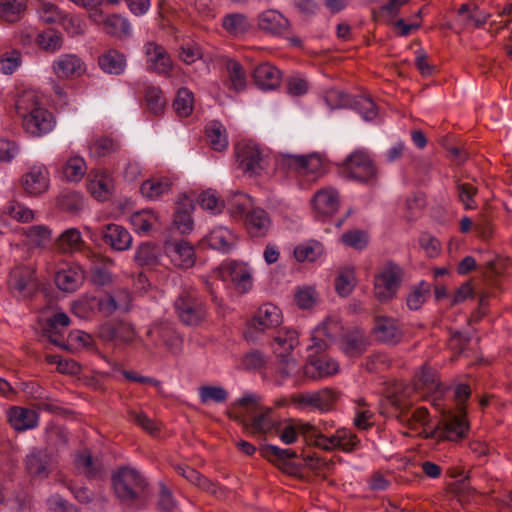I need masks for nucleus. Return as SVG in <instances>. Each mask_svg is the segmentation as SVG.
<instances>
[{"label": "nucleus", "mask_w": 512, "mask_h": 512, "mask_svg": "<svg viewBox=\"0 0 512 512\" xmlns=\"http://www.w3.org/2000/svg\"><path fill=\"white\" fill-rule=\"evenodd\" d=\"M134 259L140 266H153L158 262V248L152 243H142L136 250Z\"/></svg>", "instance_id": "09e8293b"}, {"label": "nucleus", "mask_w": 512, "mask_h": 512, "mask_svg": "<svg viewBox=\"0 0 512 512\" xmlns=\"http://www.w3.org/2000/svg\"><path fill=\"white\" fill-rule=\"evenodd\" d=\"M355 285V273L351 269L341 271L335 279L336 292L342 297H347L350 295Z\"/></svg>", "instance_id": "5fc2aeb1"}, {"label": "nucleus", "mask_w": 512, "mask_h": 512, "mask_svg": "<svg viewBox=\"0 0 512 512\" xmlns=\"http://www.w3.org/2000/svg\"><path fill=\"white\" fill-rule=\"evenodd\" d=\"M344 169L349 178L360 182H373L377 178V168L364 151H355L351 153L344 162Z\"/></svg>", "instance_id": "423d86ee"}, {"label": "nucleus", "mask_w": 512, "mask_h": 512, "mask_svg": "<svg viewBox=\"0 0 512 512\" xmlns=\"http://www.w3.org/2000/svg\"><path fill=\"white\" fill-rule=\"evenodd\" d=\"M29 242L37 247L45 246L51 239V231L46 226H31L25 232Z\"/></svg>", "instance_id": "052dcab7"}, {"label": "nucleus", "mask_w": 512, "mask_h": 512, "mask_svg": "<svg viewBox=\"0 0 512 512\" xmlns=\"http://www.w3.org/2000/svg\"><path fill=\"white\" fill-rule=\"evenodd\" d=\"M224 269L238 291L245 293L251 288L252 277L246 265L230 262L225 265Z\"/></svg>", "instance_id": "c756f323"}, {"label": "nucleus", "mask_w": 512, "mask_h": 512, "mask_svg": "<svg viewBox=\"0 0 512 512\" xmlns=\"http://www.w3.org/2000/svg\"><path fill=\"white\" fill-rule=\"evenodd\" d=\"M339 345L347 356L359 357L367 350L368 340L362 330L353 329L343 334Z\"/></svg>", "instance_id": "4be33fe9"}, {"label": "nucleus", "mask_w": 512, "mask_h": 512, "mask_svg": "<svg viewBox=\"0 0 512 512\" xmlns=\"http://www.w3.org/2000/svg\"><path fill=\"white\" fill-rule=\"evenodd\" d=\"M193 103V93L188 88L182 87L177 92L173 108L178 116L188 117L193 111Z\"/></svg>", "instance_id": "c03bdc74"}, {"label": "nucleus", "mask_w": 512, "mask_h": 512, "mask_svg": "<svg viewBox=\"0 0 512 512\" xmlns=\"http://www.w3.org/2000/svg\"><path fill=\"white\" fill-rule=\"evenodd\" d=\"M323 170V161L317 154L302 155L299 175L312 176L313 178L321 175Z\"/></svg>", "instance_id": "de8ad7c7"}, {"label": "nucleus", "mask_w": 512, "mask_h": 512, "mask_svg": "<svg viewBox=\"0 0 512 512\" xmlns=\"http://www.w3.org/2000/svg\"><path fill=\"white\" fill-rule=\"evenodd\" d=\"M17 113L23 118V127L33 136H41L50 132L54 126L52 114L40 107L36 97L31 93L19 96L15 103Z\"/></svg>", "instance_id": "7ed1b4c3"}, {"label": "nucleus", "mask_w": 512, "mask_h": 512, "mask_svg": "<svg viewBox=\"0 0 512 512\" xmlns=\"http://www.w3.org/2000/svg\"><path fill=\"white\" fill-rule=\"evenodd\" d=\"M85 280V272L78 265H70L55 274L56 286L64 292H75Z\"/></svg>", "instance_id": "f3484780"}, {"label": "nucleus", "mask_w": 512, "mask_h": 512, "mask_svg": "<svg viewBox=\"0 0 512 512\" xmlns=\"http://www.w3.org/2000/svg\"><path fill=\"white\" fill-rule=\"evenodd\" d=\"M147 340L155 347H164L172 353H178L182 339L173 326L168 323L152 325L146 333Z\"/></svg>", "instance_id": "0eeeda50"}, {"label": "nucleus", "mask_w": 512, "mask_h": 512, "mask_svg": "<svg viewBox=\"0 0 512 512\" xmlns=\"http://www.w3.org/2000/svg\"><path fill=\"white\" fill-rule=\"evenodd\" d=\"M403 270L393 262L386 263L374 277V296L387 302L396 296L402 282Z\"/></svg>", "instance_id": "39448f33"}, {"label": "nucleus", "mask_w": 512, "mask_h": 512, "mask_svg": "<svg viewBox=\"0 0 512 512\" xmlns=\"http://www.w3.org/2000/svg\"><path fill=\"white\" fill-rule=\"evenodd\" d=\"M62 26L64 30L71 36L83 35L86 31L85 21L73 15H68L62 18Z\"/></svg>", "instance_id": "338daca9"}, {"label": "nucleus", "mask_w": 512, "mask_h": 512, "mask_svg": "<svg viewBox=\"0 0 512 512\" xmlns=\"http://www.w3.org/2000/svg\"><path fill=\"white\" fill-rule=\"evenodd\" d=\"M98 337L104 342L128 344L134 341L136 331L129 322L112 320L105 322L99 327Z\"/></svg>", "instance_id": "6e6552de"}, {"label": "nucleus", "mask_w": 512, "mask_h": 512, "mask_svg": "<svg viewBox=\"0 0 512 512\" xmlns=\"http://www.w3.org/2000/svg\"><path fill=\"white\" fill-rule=\"evenodd\" d=\"M430 293V284L421 281L415 286L407 297V305L412 310L419 309L424 303L426 296Z\"/></svg>", "instance_id": "bf43d9fd"}, {"label": "nucleus", "mask_w": 512, "mask_h": 512, "mask_svg": "<svg viewBox=\"0 0 512 512\" xmlns=\"http://www.w3.org/2000/svg\"><path fill=\"white\" fill-rule=\"evenodd\" d=\"M7 420L14 430L23 432L38 426L39 414L33 409L12 406L7 411Z\"/></svg>", "instance_id": "4468645a"}, {"label": "nucleus", "mask_w": 512, "mask_h": 512, "mask_svg": "<svg viewBox=\"0 0 512 512\" xmlns=\"http://www.w3.org/2000/svg\"><path fill=\"white\" fill-rule=\"evenodd\" d=\"M226 69L232 88L236 91L243 90L246 84V74L243 66L238 61L229 59L226 62Z\"/></svg>", "instance_id": "8fccbe9b"}, {"label": "nucleus", "mask_w": 512, "mask_h": 512, "mask_svg": "<svg viewBox=\"0 0 512 512\" xmlns=\"http://www.w3.org/2000/svg\"><path fill=\"white\" fill-rule=\"evenodd\" d=\"M414 388L423 394H437L433 399V405L439 406L443 390L437 371L429 366L423 365L420 374L416 376Z\"/></svg>", "instance_id": "9b49d317"}, {"label": "nucleus", "mask_w": 512, "mask_h": 512, "mask_svg": "<svg viewBox=\"0 0 512 512\" xmlns=\"http://www.w3.org/2000/svg\"><path fill=\"white\" fill-rule=\"evenodd\" d=\"M301 435L306 443L324 450H333L338 448V439L336 433L330 437L323 435L316 427L306 423L300 427Z\"/></svg>", "instance_id": "cd10ccee"}, {"label": "nucleus", "mask_w": 512, "mask_h": 512, "mask_svg": "<svg viewBox=\"0 0 512 512\" xmlns=\"http://www.w3.org/2000/svg\"><path fill=\"white\" fill-rule=\"evenodd\" d=\"M455 188L458 199L464 205L465 209H475L477 207L475 196L478 193V189L475 186L470 183H461L457 180Z\"/></svg>", "instance_id": "6e6d98bb"}, {"label": "nucleus", "mask_w": 512, "mask_h": 512, "mask_svg": "<svg viewBox=\"0 0 512 512\" xmlns=\"http://www.w3.org/2000/svg\"><path fill=\"white\" fill-rule=\"evenodd\" d=\"M260 454L263 458L271 462L286 464L288 460L296 457V452L292 449H281L274 445H266L260 448Z\"/></svg>", "instance_id": "3c124183"}, {"label": "nucleus", "mask_w": 512, "mask_h": 512, "mask_svg": "<svg viewBox=\"0 0 512 512\" xmlns=\"http://www.w3.org/2000/svg\"><path fill=\"white\" fill-rule=\"evenodd\" d=\"M116 497L126 504L142 500L147 495V482H113Z\"/></svg>", "instance_id": "412c9836"}, {"label": "nucleus", "mask_w": 512, "mask_h": 512, "mask_svg": "<svg viewBox=\"0 0 512 512\" xmlns=\"http://www.w3.org/2000/svg\"><path fill=\"white\" fill-rule=\"evenodd\" d=\"M85 70L84 62L73 54L62 55L53 62V71L60 79L80 77Z\"/></svg>", "instance_id": "a211bd4d"}, {"label": "nucleus", "mask_w": 512, "mask_h": 512, "mask_svg": "<svg viewBox=\"0 0 512 512\" xmlns=\"http://www.w3.org/2000/svg\"><path fill=\"white\" fill-rule=\"evenodd\" d=\"M512 265V260L508 257L496 256L494 259L489 260L485 264L484 274L491 278L493 276H500Z\"/></svg>", "instance_id": "e2e57ef3"}, {"label": "nucleus", "mask_w": 512, "mask_h": 512, "mask_svg": "<svg viewBox=\"0 0 512 512\" xmlns=\"http://www.w3.org/2000/svg\"><path fill=\"white\" fill-rule=\"evenodd\" d=\"M173 308L177 319L185 326L198 327L208 318L205 298L192 286L183 287L177 294Z\"/></svg>", "instance_id": "f03ea898"}, {"label": "nucleus", "mask_w": 512, "mask_h": 512, "mask_svg": "<svg viewBox=\"0 0 512 512\" xmlns=\"http://www.w3.org/2000/svg\"><path fill=\"white\" fill-rule=\"evenodd\" d=\"M206 135L215 151H223L228 146L227 137L219 122H211L206 126Z\"/></svg>", "instance_id": "49530a36"}, {"label": "nucleus", "mask_w": 512, "mask_h": 512, "mask_svg": "<svg viewBox=\"0 0 512 512\" xmlns=\"http://www.w3.org/2000/svg\"><path fill=\"white\" fill-rule=\"evenodd\" d=\"M271 413V408H264L259 404L257 396L248 394L233 405L229 416L240 422L246 431L253 434H265L273 427Z\"/></svg>", "instance_id": "f257e3e1"}, {"label": "nucleus", "mask_w": 512, "mask_h": 512, "mask_svg": "<svg viewBox=\"0 0 512 512\" xmlns=\"http://www.w3.org/2000/svg\"><path fill=\"white\" fill-rule=\"evenodd\" d=\"M374 333L379 341L388 344L399 343L403 336L398 322L388 317H378L376 319Z\"/></svg>", "instance_id": "5701e85b"}, {"label": "nucleus", "mask_w": 512, "mask_h": 512, "mask_svg": "<svg viewBox=\"0 0 512 512\" xmlns=\"http://www.w3.org/2000/svg\"><path fill=\"white\" fill-rule=\"evenodd\" d=\"M6 213L19 222H29L33 220V211L17 201H11L6 207Z\"/></svg>", "instance_id": "0e129e2a"}, {"label": "nucleus", "mask_w": 512, "mask_h": 512, "mask_svg": "<svg viewBox=\"0 0 512 512\" xmlns=\"http://www.w3.org/2000/svg\"><path fill=\"white\" fill-rule=\"evenodd\" d=\"M245 228L251 237H263L270 228V218L261 208H253L245 215Z\"/></svg>", "instance_id": "b1692460"}, {"label": "nucleus", "mask_w": 512, "mask_h": 512, "mask_svg": "<svg viewBox=\"0 0 512 512\" xmlns=\"http://www.w3.org/2000/svg\"><path fill=\"white\" fill-rule=\"evenodd\" d=\"M37 45L45 52L54 53L63 45V35L54 29H46L36 35Z\"/></svg>", "instance_id": "e433bc0d"}, {"label": "nucleus", "mask_w": 512, "mask_h": 512, "mask_svg": "<svg viewBox=\"0 0 512 512\" xmlns=\"http://www.w3.org/2000/svg\"><path fill=\"white\" fill-rule=\"evenodd\" d=\"M171 181L168 178H151L144 181L140 187L142 195L149 199H156L171 189Z\"/></svg>", "instance_id": "4c0bfd02"}, {"label": "nucleus", "mask_w": 512, "mask_h": 512, "mask_svg": "<svg viewBox=\"0 0 512 512\" xmlns=\"http://www.w3.org/2000/svg\"><path fill=\"white\" fill-rule=\"evenodd\" d=\"M411 406L412 403L408 399L398 394H392L387 396L382 403V408L387 411H381V413L396 417L410 429L425 426L429 422L428 410L425 407H419L410 414Z\"/></svg>", "instance_id": "20e7f679"}, {"label": "nucleus", "mask_w": 512, "mask_h": 512, "mask_svg": "<svg viewBox=\"0 0 512 512\" xmlns=\"http://www.w3.org/2000/svg\"><path fill=\"white\" fill-rule=\"evenodd\" d=\"M170 253L173 261L182 268H190L195 263V252L193 246L186 241H179L170 244Z\"/></svg>", "instance_id": "473e14b6"}, {"label": "nucleus", "mask_w": 512, "mask_h": 512, "mask_svg": "<svg viewBox=\"0 0 512 512\" xmlns=\"http://www.w3.org/2000/svg\"><path fill=\"white\" fill-rule=\"evenodd\" d=\"M323 253V246L319 242H310L299 245L294 250V256L299 262L315 261Z\"/></svg>", "instance_id": "864d4df0"}, {"label": "nucleus", "mask_w": 512, "mask_h": 512, "mask_svg": "<svg viewBox=\"0 0 512 512\" xmlns=\"http://www.w3.org/2000/svg\"><path fill=\"white\" fill-rule=\"evenodd\" d=\"M26 7V0H0V18L14 23L22 18Z\"/></svg>", "instance_id": "c9c22d12"}, {"label": "nucleus", "mask_w": 512, "mask_h": 512, "mask_svg": "<svg viewBox=\"0 0 512 512\" xmlns=\"http://www.w3.org/2000/svg\"><path fill=\"white\" fill-rule=\"evenodd\" d=\"M34 271L29 267H16L10 273L9 286L23 293L34 283Z\"/></svg>", "instance_id": "f704fd0d"}, {"label": "nucleus", "mask_w": 512, "mask_h": 512, "mask_svg": "<svg viewBox=\"0 0 512 512\" xmlns=\"http://www.w3.org/2000/svg\"><path fill=\"white\" fill-rule=\"evenodd\" d=\"M130 222L137 233H148L157 222V217L150 210H142L133 213Z\"/></svg>", "instance_id": "a18cd8bd"}, {"label": "nucleus", "mask_w": 512, "mask_h": 512, "mask_svg": "<svg viewBox=\"0 0 512 512\" xmlns=\"http://www.w3.org/2000/svg\"><path fill=\"white\" fill-rule=\"evenodd\" d=\"M58 207L65 212L76 213L83 205L82 197L75 191H65L57 198Z\"/></svg>", "instance_id": "603ef678"}, {"label": "nucleus", "mask_w": 512, "mask_h": 512, "mask_svg": "<svg viewBox=\"0 0 512 512\" xmlns=\"http://www.w3.org/2000/svg\"><path fill=\"white\" fill-rule=\"evenodd\" d=\"M442 425L443 429L439 435L441 438L450 441H459L463 439L470 428L465 408H461L457 413L452 411L444 413Z\"/></svg>", "instance_id": "1a4fd4ad"}, {"label": "nucleus", "mask_w": 512, "mask_h": 512, "mask_svg": "<svg viewBox=\"0 0 512 512\" xmlns=\"http://www.w3.org/2000/svg\"><path fill=\"white\" fill-rule=\"evenodd\" d=\"M193 210V200L187 196L181 197L176 204L172 228L177 230L180 234H189L194 227V222L191 217Z\"/></svg>", "instance_id": "dca6fc26"}, {"label": "nucleus", "mask_w": 512, "mask_h": 512, "mask_svg": "<svg viewBox=\"0 0 512 512\" xmlns=\"http://www.w3.org/2000/svg\"><path fill=\"white\" fill-rule=\"evenodd\" d=\"M92 304L103 316L108 317L112 315L118 309V303L115 298L106 294L104 297H92Z\"/></svg>", "instance_id": "774afa93"}, {"label": "nucleus", "mask_w": 512, "mask_h": 512, "mask_svg": "<svg viewBox=\"0 0 512 512\" xmlns=\"http://www.w3.org/2000/svg\"><path fill=\"white\" fill-rule=\"evenodd\" d=\"M84 245L81 233L76 228L64 231L56 240L55 246L61 253H73L80 250Z\"/></svg>", "instance_id": "72a5a7b5"}, {"label": "nucleus", "mask_w": 512, "mask_h": 512, "mask_svg": "<svg viewBox=\"0 0 512 512\" xmlns=\"http://www.w3.org/2000/svg\"><path fill=\"white\" fill-rule=\"evenodd\" d=\"M223 28L233 36H239L247 32L250 24L247 17L241 13H232L226 15L222 20Z\"/></svg>", "instance_id": "79ce46f5"}, {"label": "nucleus", "mask_w": 512, "mask_h": 512, "mask_svg": "<svg viewBox=\"0 0 512 512\" xmlns=\"http://www.w3.org/2000/svg\"><path fill=\"white\" fill-rule=\"evenodd\" d=\"M25 465L30 476L48 478L53 469V459L46 451L36 450L27 455Z\"/></svg>", "instance_id": "aec40b11"}, {"label": "nucleus", "mask_w": 512, "mask_h": 512, "mask_svg": "<svg viewBox=\"0 0 512 512\" xmlns=\"http://www.w3.org/2000/svg\"><path fill=\"white\" fill-rule=\"evenodd\" d=\"M24 191L32 196L40 195L49 187L48 171L45 166H34L22 176Z\"/></svg>", "instance_id": "2eb2a0df"}, {"label": "nucleus", "mask_w": 512, "mask_h": 512, "mask_svg": "<svg viewBox=\"0 0 512 512\" xmlns=\"http://www.w3.org/2000/svg\"><path fill=\"white\" fill-rule=\"evenodd\" d=\"M99 67L107 74L119 75L124 72L126 58L117 50L110 49L98 58Z\"/></svg>", "instance_id": "7c9ffc66"}, {"label": "nucleus", "mask_w": 512, "mask_h": 512, "mask_svg": "<svg viewBox=\"0 0 512 512\" xmlns=\"http://www.w3.org/2000/svg\"><path fill=\"white\" fill-rule=\"evenodd\" d=\"M239 168L245 173L255 174L261 167L262 154L257 144L241 142L236 147Z\"/></svg>", "instance_id": "9d476101"}, {"label": "nucleus", "mask_w": 512, "mask_h": 512, "mask_svg": "<svg viewBox=\"0 0 512 512\" xmlns=\"http://www.w3.org/2000/svg\"><path fill=\"white\" fill-rule=\"evenodd\" d=\"M208 242L213 249L229 252L234 245V236L225 228H217L209 234Z\"/></svg>", "instance_id": "ea45409f"}, {"label": "nucleus", "mask_w": 512, "mask_h": 512, "mask_svg": "<svg viewBox=\"0 0 512 512\" xmlns=\"http://www.w3.org/2000/svg\"><path fill=\"white\" fill-rule=\"evenodd\" d=\"M87 166L82 157H70L62 167L64 178L70 182H79L86 174Z\"/></svg>", "instance_id": "58836bf2"}, {"label": "nucleus", "mask_w": 512, "mask_h": 512, "mask_svg": "<svg viewBox=\"0 0 512 512\" xmlns=\"http://www.w3.org/2000/svg\"><path fill=\"white\" fill-rule=\"evenodd\" d=\"M100 235L104 243L116 251H125L131 247L132 236L126 228L118 224L102 226Z\"/></svg>", "instance_id": "f8f14e48"}, {"label": "nucleus", "mask_w": 512, "mask_h": 512, "mask_svg": "<svg viewBox=\"0 0 512 512\" xmlns=\"http://www.w3.org/2000/svg\"><path fill=\"white\" fill-rule=\"evenodd\" d=\"M281 319L279 308L271 303H266L258 308L250 321V327L256 331L263 332L266 329L280 325Z\"/></svg>", "instance_id": "6ab92c4d"}, {"label": "nucleus", "mask_w": 512, "mask_h": 512, "mask_svg": "<svg viewBox=\"0 0 512 512\" xmlns=\"http://www.w3.org/2000/svg\"><path fill=\"white\" fill-rule=\"evenodd\" d=\"M102 29L108 35L117 38H122L130 33V27L127 20L117 14L107 16Z\"/></svg>", "instance_id": "37998d69"}, {"label": "nucleus", "mask_w": 512, "mask_h": 512, "mask_svg": "<svg viewBox=\"0 0 512 512\" xmlns=\"http://www.w3.org/2000/svg\"><path fill=\"white\" fill-rule=\"evenodd\" d=\"M312 204L315 210L322 215H333L339 208L338 191L332 187L320 189L313 197Z\"/></svg>", "instance_id": "bb28decb"}, {"label": "nucleus", "mask_w": 512, "mask_h": 512, "mask_svg": "<svg viewBox=\"0 0 512 512\" xmlns=\"http://www.w3.org/2000/svg\"><path fill=\"white\" fill-rule=\"evenodd\" d=\"M337 400V393L332 389H322L313 393L301 394L297 402L320 410H328Z\"/></svg>", "instance_id": "c85d7f7f"}, {"label": "nucleus", "mask_w": 512, "mask_h": 512, "mask_svg": "<svg viewBox=\"0 0 512 512\" xmlns=\"http://www.w3.org/2000/svg\"><path fill=\"white\" fill-rule=\"evenodd\" d=\"M145 103L148 110L156 116L163 113L166 107V100L159 87L148 86L144 91Z\"/></svg>", "instance_id": "a19ab883"}, {"label": "nucleus", "mask_w": 512, "mask_h": 512, "mask_svg": "<svg viewBox=\"0 0 512 512\" xmlns=\"http://www.w3.org/2000/svg\"><path fill=\"white\" fill-rule=\"evenodd\" d=\"M255 84L263 90H272L279 87L281 83V72L269 63L258 65L252 75Z\"/></svg>", "instance_id": "a878e982"}, {"label": "nucleus", "mask_w": 512, "mask_h": 512, "mask_svg": "<svg viewBox=\"0 0 512 512\" xmlns=\"http://www.w3.org/2000/svg\"><path fill=\"white\" fill-rule=\"evenodd\" d=\"M22 63L21 52L12 49L0 56V71L6 75L12 74Z\"/></svg>", "instance_id": "4d7b16f0"}, {"label": "nucleus", "mask_w": 512, "mask_h": 512, "mask_svg": "<svg viewBox=\"0 0 512 512\" xmlns=\"http://www.w3.org/2000/svg\"><path fill=\"white\" fill-rule=\"evenodd\" d=\"M341 241L346 246L356 250H362L368 245V235L363 230H349L341 235Z\"/></svg>", "instance_id": "13d9d810"}, {"label": "nucleus", "mask_w": 512, "mask_h": 512, "mask_svg": "<svg viewBox=\"0 0 512 512\" xmlns=\"http://www.w3.org/2000/svg\"><path fill=\"white\" fill-rule=\"evenodd\" d=\"M289 26V21L276 10H266L258 17V27L273 35H284Z\"/></svg>", "instance_id": "393cba45"}, {"label": "nucleus", "mask_w": 512, "mask_h": 512, "mask_svg": "<svg viewBox=\"0 0 512 512\" xmlns=\"http://www.w3.org/2000/svg\"><path fill=\"white\" fill-rule=\"evenodd\" d=\"M198 202L203 209L213 213H219L223 208V201L211 190L202 192L198 197Z\"/></svg>", "instance_id": "69168bd1"}, {"label": "nucleus", "mask_w": 512, "mask_h": 512, "mask_svg": "<svg viewBox=\"0 0 512 512\" xmlns=\"http://www.w3.org/2000/svg\"><path fill=\"white\" fill-rule=\"evenodd\" d=\"M199 396L202 403L209 401L222 403L227 400L228 393L224 388L219 386H202L199 389Z\"/></svg>", "instance_id": "680f3d73"}, {"label": "nucleus", "mask_w": 512, "mask_h": 512, "mask_svg": "<svg viewBox=\"0 0 512 512\" xmlns=\"http://www.w3.org/2000/svg\"><path fill=\"white\" fill-rule=\"evenodd\" d=\"M308 365L306 367V374H311L315 377V373L311 372V369L317 372L318 377H324L333 375L338 371V364L327 355H321L314 357L312 354L308 356Z\"/></svg>", "instance_id": "2f4dec72"}, {"label": "nucleus", "mask_w": 512, "mask_h": 512, "mask_svg": "<svg viewBox=\"0 0 512 512\" xmlns=\"http://www.w3.org/2000/svg\"><path fill=\"white\" fill-rule=\"evenodd\" d=\"M145 53L149 70L163 75L171 72L172 60L163 46L154 42H148L145 45Z\"/></svg>", "instance_id": "ddd939ff"}]
</instances>
